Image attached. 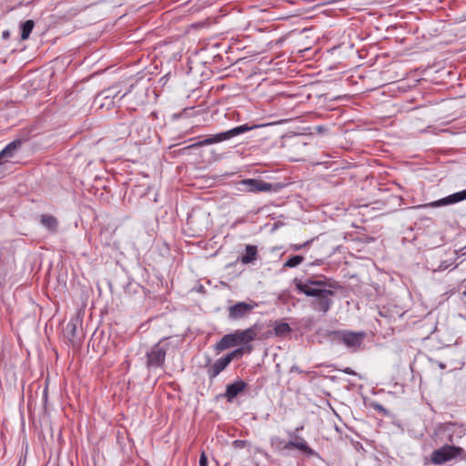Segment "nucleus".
I'll use <instances>...</instances> for the list:
<instances>
[{
    "label": "nucleus",
    "mask_w": 466,
    "mask_h": 466,
    "mask_svg": "<svg viewBox=\"0 0 466 466\" xmlns=\"http://www.w3.org/2000/svg\"><path fill=\"white\" fill-rule=\"evenodd\" d=\"M258 248L254 245L246 246V254L240 258L242 264H249L257 259Z\"/></svg>",
    "instance_id": "16"
},
{
    "label": "nucleus",
    "mask_w": 466,
    "mask_h": 466,
    "mask_svg": "<svg viewBox=\"0 0 466 466\" xmlns=\"http://www.w3.org/2000/svg\"><path fill=\"white\" fill-rule=\"evenodd\" d=\"M258 127V126H249L248 124H244L241 126L235 127L229 130L220 132L215 135H211L208 137L207 138L200 140L193 145H191L189 147H205L212 144H218L221 143L226 140H229L234 137L239 136L241 134H244L248 131H250L254 128Z\"/></svg>",
    "instance_id": "2"
},
{
    "label": "nucleus",
    "mask_w": 466,
    "mask_h": 466,
    "mask_svg": "<svg viewBox=\"0 0 466 466\" xmlns=\"http://www.w3.org/2000/svg\"><path fill=\"white\" fill-rule=\"evenodd\" d=\"M116 96V92L112 88H108L106 90L101 91L96 98V102H100V106H104L106 104L101 102L103 99H110L107 103V106H109L111 104H113L112 98H114Z\"/></svg>",
    "instance_id": "17"
},
{
    "label": "nucleus",
    "mask_w": 466,
    "mask_h": 466,
    "mask_svg": "<svg viewBox=\"0 0 466 466\" xmlns=\"http://www.w3.org/2000/svg\"><path fill=\"white\" fill-rule=\"evenodd\" d=\"M244 354V349L238 348L228 353L224 357L217 360L212 365L207 368L208 379L213 380L220 372H222L234 359H238Z\"/></svg>",
    "instance_id": "5"
},
{
    "label": "nucleus",
    "mask_w": 466,
    "mask_h": 466,
    "mask_svg": "<svg viewBox=\"0 0 466 466\" xmlns=\"http://www.w3.org/2000/svg\"><path fill=\"white\" fill-rule=\"evenodd\" d=\"M309 244V241H306L305 243L301 244V245H293L292 246V249L293 250H299L301 249L302 248L308 246Z\"/></svg>",
    "instance_id": "25"
},
{
    "label": "nucleus",
    "mask_w": 466,
    "mask_h": 466,
    "mask_svg": "<svg viewBox=\"0 0 466 466\" xmlns=\"http://www.w3.org/2000/svg\"><path fill=\"white\" fill-rule=\"evenodd\" d=\"M465 199H466V189L460 191V192H456L454 194H451L450 196L442 198L439 200L431 202L427 206L431 207V208H438V207H441V206L455 204V203H458V202L465 200Z\"/></svg>",
    "instance_id": "10"
},
{
    "label": "nucleus",
    "mask_w": 466,
    "mask_h": 466,
    "mask_svg": "<svg viewBox=\"0 0 466 466\" xmlns=\"http://www.w3.org/2000/svg\"><path fill=\"white\" fill-rule=\"evenodd\" d=\"M67 327H68V328H69V327L71 328L72 333L74 334V333H75V331H76V323H74V322H69V323L67 324Z\"/></svg>",
    "instance_id": "27"
},
{
    "label": "nucleus",
    "mask_w": 466,
    "mask_h": 466,
    "mask_svg": "<svg viewBox=\"0 0 466 466\" xmlns=\"http://www.w3.org/2000/svg\"><path fill=\"white\" fill-rule=\"evenodd\" d=\"M248 387V383L242 380H238L234 383L227 386L224 396L228 401H232L240 392H242Z\"/></svg>",
    "instance_id": "12"
},
{
    "label": "nucleus",
    "mask_w": 466,
    "mask_h": 466,
    "mask_svg": "<svg viewBox=\"0 0 466 466\" xmlns=\"http://www.w3.org/2000/svg\"><path fill=\"white\" fill-rule=\"evenodd\" d=\"M127 95V92L124 93L121 96V98L125 97Z\"/></svg>",
    "instance_id": "29"
},
{
    "label": "nucleus",
    "mask_w": 466,
    "mask_h": 466,
    "mask_svg": "<svg viewBox=\"0 0 466 466\" xmlns=\"http://www.w3.org/2000/svg\"><path fill=\"white\" fill-rule=\"evenodd\" d=\"M248 445V441L244 440H236L232 442L235 449H243Z\"/></svg>",
    "instance_id": "21"
},
{
    "label": "nucleus",
    "mask_w": 466,
    "mask_h": 466,
    "mask_svg": "<svg viewBox=\"0 0 466 466\" xmlns=\"http://www.w3.org/2000/svg\"><path fill=\"white\" fill-rule=\"evenodd\" d=\"M303 260H304V257L296 255V256L290 257L284 263V267L285 268H295V267L299 266L300 263H302Z\"/></svg>",
    "instance_id": "20"
},
{
    "label": "nucleus",
    "mask_w": 466,
    "mask_h": 466,
    "mask_svg": "<svg viewBox=\"0 0 466 466\" xmlns=\"http://www.w3.org/2000/svg\"><path fill=\"white\" fill-rule=\"evenodd\" d=\"M10 36V32L8 30H5L3 33H2V37L4 39H8Z\"/></svg>",
    "instance_id": "28"
},
{
    "label": "nucleus",
    "mask_w": 466,
    "mask_h": 466,
    "mask_svg": "<svg viewBox=\"0 0 466 466\" xmlns=\"http://www.w3.org/2000/svg\"><path fill=\"white\" fill-rule=\"evenodd\" d=\"M289 436L292 440L288 442L278 437L273 438L271 440L272 445H275L276 448L279 450L297 449L308 456L315 454V451L308 445L307 441L302 437L297 435L295 432H289Z\"/></svg>",
    "instance_id": "3"
},
{
    "label": "nucleus",
    "mask_w": 466,
    "mask_h": 466,
    "mask_svg": "<svg viewBox=\"0 0 466 466\" xmlns=\"http://www.w3.org/2000/svg\"><path fill=\"white\" fill-rule=\"evenodd\" d=\"M237 345H238V341L237 339L236 334H227L223 336L222 339L216 344L215 350L217 351H222Z\"/></svg>",
    "instance_id": "14"
},
{
    "label": "nucleus",
    "mask_w": 466,
    "mask_h": 466,
    "mask_svg": "<svg viewBox=\"0 0 466 466\" xmlns=\"http://www.w3.org/2000/svg\"><path fill=\"white\" fill-rule=\"evenodd\" d=\"M371 407L375 410H377V411H379V412H380L382 414H387L388 413L387 410L381 404H380V403H372Z\"/></svg>",
    "instance_id": "22"
},
{
    "label": "nucleus",
    "mask_w": 466,
    "mask_h": 466,
    "mask_svg": "<svg viewBox=\"0 0 466 466\" xmlns=\"http://www.w3.org/2000/svg\"><path fill=\"white\" fill-rule=\"evenodd\" d=\"M239 184L243 186V189L248 192H268L273 187L270 183L255 178L243 179Z\"/></svg>",
    "instance_id": "9"
},
{
    "label": "nucleus",
    "mask_w": 466,
    "mask_h": 466,
    "mask_svg": "<svg viewBox=\"0 0 466 466\" xmlns=\"http://www.w3.org/2000/svg\"><path fill=\"white\" fill-rule=\"evenodd\" d=\"M274 332L276 336L284 337L291 332V328L286 322H277L274 326Z\"/></svg>",
    "instance_id": "18"
},
{
    "label": "nucleus",
    "mask_w": 466,
    "mask_h": 466,
    "mask_svg": "<svg viewBox=\"0 0 466 466\" xmlns=\"http://www.w3.org/2000/svg\"><path fill=\"white\" fill-rule=\"evenodd\" d=\"M342 371L349 375H357V373L350 368H345Z\"/></svg>",
    "instance_id": "26"
},
{
    "label": "nucleus",
    "mask_w": 466,
    "mask_h": 466,
    "mask_svg": "<svg viewBox=\"0 0 466 466\" xmlns=\"http://www.w3.org/2000/svg\"><path fill=\"white\" fill-rule=\"evenodd\" d=\"M22 145L21 139H15L5 146V147L0 151V167L8 162L9 158H12L15 153L20 149ZM2 169H0V174Z\"/></svg>",
    "instance_id": "11"
},
{
    "label": "nucleus",
    "mask_w": 466,
    "mask_h": 466,
    "mask_svg": "<svg viewBox=\"0 0 466 466\" xmlns=\"http://www.w3.org/2000/svg\"><path fill=\"white\" fill-rule=\"evenodd\" d=\"M294 285L299 293L313 298L310 306L314 310L326 314L330 309L333 304L332 298L335 296L332 289L338 288L335 281L312 278L301 281L295 279Z\"/></svg>",
    "instance_id": "1"
},
{
    "label": "nucleus",
    "mask_w": 466,
    "mask_h": 466,
    "mask_svg": "<svg viewBox=\"0 0 466 466\" xmlns=\"http://www.w3.org/2000/svg\"><path fill=\"white\" fill-rule=\"evenodd\" d=\"M199 466H208V457L204 451L200 454Z\"/></svg>",
    "instance_id": "23"
},
{
    "label": "nucleus",
    "mask_w": 466,
    "mask_h": 466,
    "mask_svg": "<svg viewBox=\"0 0 466 466\" xmlns=\"http://www.w3.org/2000/svg\"><path fill=\"white\" fill-rule=\"evenodd\" d=\"M463 452L464 450L461 447L444 445L432 452L431 460L432 463L441 465L461 455Z\"/></svg>",
    "instance_id": "7"
},
{
    "label": "nucleus",
    "mask_w": 466,
    "mask_h": 466,
    "mask_svg": "<svg viewBox=\"0 0 466 466\" xmlns=\"http://www.w3.org/2000/svg\"><path fill=\"white\" fill-rule=\"evenodd\" d=\"M34 28V21L33 20H26L25 23L21 25V38L23 40H25L29 37L32 30Z\"/></svg>",
    "instance_id": "19"
},
{
    "label": "nucleus",
    "mask_w": 466,
    "mask_h": 466,
    "mask_svg": "<svg viewBox=\"0 0 466 466\" xmlns=\"http://www.w3.org/2000/svg\"><path fill=\"white\" fill-rule=\"evenodd\" d=\"M320 263H321V261H320V260H319L316 264H317V265H320Z\"/></svg>",
    "instance_id": "31"
},
{
    "label": "nucleus",
    "mask_w": 466,
    "mask_h": 466,
    "mask_svg": "<svg viewBox=\"0 0 466 466\" xmlns=\"http://www.w3.org/2000/svg\"><path fill=\"white\" fill-rule=\"evenodd\" d=\"M337 340L342 342L352 352L357 351L366 338L364 331L339 330L335 332Z\"/></svg>",
    "instance_id": "6"
},
{
    "label": "nucleus",
    "mask_w": 466,
    "mask_h": 466,
    "mask_svg": "<svg viewBox=\"0 0 466 466\" xmlns=\"http://www.w3.org/2000/svg\"><path fill=\"white\" fill-rule=\"evenodd\" d=\"M451 264H452L451 262H448L447 260L442 261V262L440 264V266H439V270H441H441H445V269H447L449 267H451Z\"/></svg>",
    "instance_id": "24"
},
{
    "label": "nucleus",
    "mask_w": 466,
    "mask_h": 466,
    "mask_svg": "<svg viewBox=\"0 0 466 466\" xmlns=\"http://www.w3.org/2000/svg\"><path fill=\"white\" fill-rule=\"evenodd\" d=\"M40 223L50 232L56 233L58 229V220L56 217L48 214H44L40 218Z\"/></svg>",
    "instance_id": "15"
},
{
    "label": "nucleus",
    "mask_w": 466,
    "mask_h": 466,
    "mask_svg": "<svg viewBox=\"0 0 466 466\" xmlns=\"http://www.w3.org/2000/svg\"><path fill=\"white\" fill-rule=\"evenodd\" d=\"M235 334L238 344L248 343L257 338V325L244 330H237Z\"/></svg>",
    "instance_id": "13"
},
{
    "label": "nucleus",
    "mask_w": 466,
    "mask_h": 466,
    "mask_svg": "<svg viewBox=\"0 0 466 466\" xmlns=\"http://www.w3.org/2000/svg\"><path fill=\"white\" fill-rule=\"evenodd\" d=\"M257 306L258 304L252 300H250L249 302H238L228 307V319L230 320H238L244 319L248 317Z\"/></svg>",
    "instance_id": "8"
},
{
    "label": "nucleus",
    "mask_w": 466,
    "mask_h": 466,
    "mask_svg": "<svg viewBox=\"0 0 466 466\" xmlns=\"http://www.w3.org/2000/svg\"><path fill=\"white\" fill-rule=\"evenodd\" d=\"M251 349H252V348H251V346H248V352H250V351H251Z\"/></svg>",
    "instance_id": "30"
},
{
    "label": "nucleus",
    "mask_w": 466,
    "mask_h": 466,
    "mask_svg": "<svg viewBox=\"0 0 466 466\" xmlns=\"http://www.w3.org/2000/svg\"><path fill=\"white\" fill-rule=\"evenodd\" d=\"M168 348L169 343L166 342V339H163L156 343L151 350L147 352L146 364L148 370L163 367Z\"/></svg>",
    "instance_id": "4"
}]
</instances>
